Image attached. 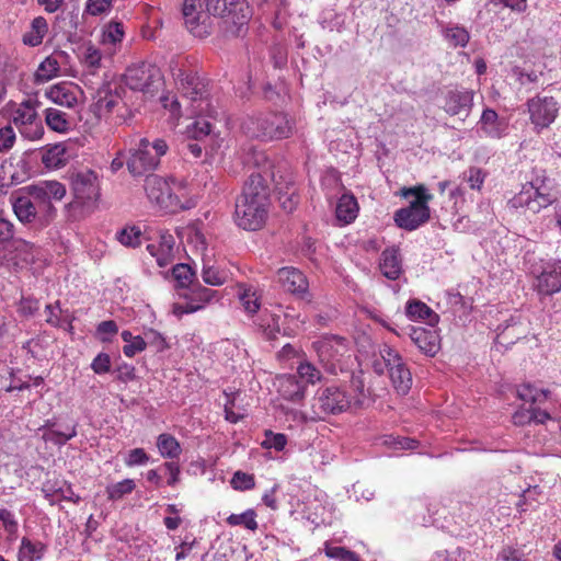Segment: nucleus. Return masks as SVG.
I'll return each mask as SVG.
<instances>
[{"label": "nucleus", "instance_id": "obj_1", "mask_svg": "<svg viewBox=\"0 0 561 561\" xmlns=\"http://www.w3.org/2000/svg\"><path fill=\"white\" fill-rule=\"evenodd\" d=\"M186 28L194 36L204 38L211 33L213 16L230 18L239 35L250 19L249 5L243 0H184L182 8Z\"/></svg>", "mask_w": 561, "mask_h": 561}, {"label": "nucleus", "instance_id": "obj_2", "mask_svg": "<svg viewBox=\"0 0 561 561\" xmlns=\"http://www.w3.org/2000/svg\"><path fill=\"white\" fill-rule=\"evenodd\" d=\"M270 195L267 179L261 173H251L236 199V224L249 231L262 228L268 214Z\"/></svg>", "mask_w": 561, "mask_h": 561}, {"label": "nucleus", "instance_id": "obj_3", "mask_svg": "<svg viewBox=\"0 0 561 561\" xmlns=\"http://www.w3.org/2000/svg\"><path fill=\"white\" fill-rule=\"evenodd\" d=\"M171 70L182 92V98L186 101V113L191 116L217 117L218 112L210 103L205 79L193 71L179 67L178 64L171 66Z\"/></svg>", "mask_w": 561, "mask_h": 561}, {"label": "nucleus", "instance_id": "obj_4", "mask_svg": "<svg viewBox=\"0 0 561 561\" xmlns=\"http://www.w3.org/2000/svg\"><path fill=\"white\" fill-rule=\"evenodd\" d=\"M242 133L250 139L267 137L270 140H284L294 136L289 118L282 113L265 117H248L241 124Z\"/></svg>", "mask_w": 561, "mask_h": 561}, {"label": "nucleus", "instance_id": "obj_5", "mask_svg": "<svg viewBox=\"0 0 561 561\" xmlns=\"http://www.w3.org/2000/svg\"><path fill=\"white\" fill-rule=\"evenodd\" d=\"M403 194L407 197L414 196V199L410 202L409 206L398 209L393 219L399 228L413 231L430 219L428 202L433 195L423 185L410 187Z\"/></svg>", "mask_w": 561, "mask_h": 561}, {"label": "nucleus", "instance_id": "obj_6", "mask_svg": "<svg viewBox=\"0 0 561 561\" xmlns=\"http://www.w3.org/2000/svg\"><path fill=\"white\" fill-rule=\"evenodd\" d=\"M144 190L151 203L171 213L188 210L197 205L196 197H190L182 203L181 199L172 193L169 182L163 176L154 173H149L145 176Z\"/></svg>", "mask_w": 561, "mask_h": 561}, {"label": "nucleus", "instance_id": "obj_7", "mask_svg": "<svg viewBox=\"0 0 561 561\" xmlns=\"http://www.w3.org/2000/svg\"><path fill=\"white\" fill-rule=\"evenodd\" d=\"M167 151V142H134L126 158L129 173L133 176L147 175L158 167L160 157Z\"/></svg>", "mask_w": 561, "mask_h": 561}, {"label": "nucleus", "instance_id": "obj_8", "mask_svg": "<svg viewBox=\"0 0 561 561\" xmlns=\"http://www.w3.org/2000/svg\"><path fill=\"white\" fill-rule=\"evenodd\" d=\"M70 188L73 201L69 206L93 207L101 197L99 175L90 169L73 172L70 175Z\"/></svg>", "mask_w": 561, "mask_h": 561}, {"label": "nucleus", "instance_id": "obj_9", "mask_svg": "<svg viewBox=\"0 0 561 561\" xmlns=\"http://www.w3.org/2000/svg\"><path fill=\"white\" fill-rule=\"evenodd\" d=\"M28 197L36 204L43 215V222L50 221L56 214L51 199L60 201L66 195V187L57 181H44L27 187Z\"/></svg>", "mask_w": 561, "mask_h": 561}, {"label": "nucleus", "instance_id": "obj_10", "mask_svg": "<svg viewBox=\"0 0 561 561\" xmlns=\"http://www.w3.org/2000/svg\"><path fill=\"white\" fill-rule=\"evenodd\" d=\"M352 405V394L340 385H329L320 388L313 403L318 413L324 415L340 414L347 411Z\"/></svg>", "mask_w": 561, "mask_h": 561}, {"label": "nucleus", "instance_id": "obj_11", "mask_svg": "<svg viewBox=\"0 0 561 561\" xmlns=\"http://www.w3.org/2000/svg\"><path fill=\"white\" fill-rule=\"evenodd\" d=\"M558 199V192L553 187V181L536 190L523 185L522 191L511 199L513 207H525L533 214L539 213Z\"/></svg>", "mask_w": 561, "mask_h": 561}, {"label": "nucleus", "instance_id": "obj_12", "mask_svg": "<svg viewBox=\"0 0 561 561\" xmlns=\"http://www.w3.org/2000/svg\"><path fill=\"white\" fill-rule=\"evenodd\" d=\"M35 160H41L46 169L58 170L78 156V148L71 142L47 144L32 152Z\"/></svg>", "mask_w": 561, "mask_h": 561}, {"label": "nucleus", "instance_id": "obj_13", "mask_svg": "<svg viewBox=\"0 0 561 561\" xmlns=\"http://www.w3.org/2000/svg\"><path fill=\"white\" fill-rule=\"evenodd\" d=\"M36 101L22 102L14 113L13 123L26 140H39L44 135L42 121L36 113Z\"/></svg>", "mask_w": 561, "mask_h": 561}, {"label": "nucleus", "instance_id": "obj_14", "mask_svg": "<svg viewBox=\"0 0 561 561\" xmlns=\"http://www.w3.org/2000/svg\"><path fill=\"white\" fill-rule=\"evenodd\" d=\"M530 122L537 130L548 128L557 118L559 103L552 96L536 95L527 101Z\"/></svg>", "mask_w": 561, "mask_h": 561}, {"label": "nucleus", "instance_id": "obj_15", "mask_svg": "<svg viewBox=\"0 0 561 561\" xmlns=\"http://www.w3.org/2000/svg\"><path fill=\"white\" fill-rule=\"evenodd\" d=\"M241 150L242 154L240 159L244 165H253L260 169L256 173L263 174L267 179V184H270L271 181L277 180L275 173L272 171V162L260 146H254L252 142H244Z\"/></svg>", "mask_w": 561, "mask_h": 561}, {"label": "nucleus", "instance_id": "obj_16", "mask_svg": "<svg viewBox=\"0 0 561 561\" xmlns=\"http://www.w3.org/2000/svg\"><path fill=\"white\" fill-rule=\"evenodd\" d=\"M443 108L453 116L465 119L471 112L473 104V92L469 90H448L444 96Z\"/></svg>", "mask_w": 561, "mask_h": 561}, {"label": "nucleus", "instance_id": "obj_17", "mask_svg": "<svg viewBox=\"0 0 561 561\" xmlns=\"http://www.w3.org/2000/svg\"><path fill=\"white\" fill-rule=\"evenodd\" d=\"M537 289L541 295H553L561 291V260L546 263L537 277Z\"/></svg>", "mask_w": 561, "mask_h": 561}, {"label": "nucleus", "instance_id": "obj_18", "mask_svg": "<svg viewBox=\"0 0 561 561\" xmlns=\"http://www.w3.org/2000/svg\"><path fill=\"white\" fill-rule=\"evenodd\" d=\"M278 282L284 290L304 298L308 291L307 277L299 270L286 266L277 272Z\"/></svg>", "mask_w": 561, "mask_h": 561}, {"label": "nucleus", "instance_id": "obj_19", "mask_svg": "<svg viewBox=\"0 0 561 561\" xmlns=\"http://www.w3.org/2000/svg\"><path fill=\"white\" fill-rule=\"evenodd\" d=\"M174 243L173 236L169 232H163L160 234L159 242L148 244L147 250L156 257L157 264L160 267H165L173 262Z\"/></svg>", "mask_w": 561, "mask_h": 561}, {"label": "nucleus", "instance_id": "obj_20", "mask_svg": "<svg viewBox=\"0 0 561 561\" xmlns=\"http://www.w3.org/2000/svg\"><path fill=\"white\" fill-rule=\"evenodd\" d=\"M412 342L422 353L434 356L439 350V336L436 331L427 330L421 327H412L410 330Z\"/></svg>", "mask_w": 561, "mask_h": 561}, {"label": "nucleus", "instance_id": "obj_21", "mask_svg": "<svg viewBox=\"0 0 561 561\" xmlns=\"http://www.w3.org/2000/svg\"><path fill=\"white\" fill-rule=\"evenodd\" d=\"M153 73L151 66L141 64L129 67L125 73V82L131 90L145 91L152 82Z\"/></svg>", "mask_w": 561, "mask_h": 561}, {"label": "nucleus", "instance_id": "obj_22", "mask_svg": "<svg viewBox=\"0 0 561 561\" xmlns=\"http://www.w3.org/2000/svg\"><path fill=\"white\" fill-rule=\"evenodd\" d=\"M379 267L382 275L388 279H398L402 273L399 250L394 248L383 250L380 256Z\"/></svg>", "mask_w": 561, "mask_h": 561}, {"label": "nucleus", "instance_id": "obj_23", "mask_svg": "<svg viewBox=\"0 0 561 561\" xmlns=\"http://www.w3.org/2000/svg\"><path fill=\"white\" fill-rule=\"evenodd\" d=\"M405 314L411 320H426L430 327H435L439 316L421 300H409L405 306Z\"/></svg>", "mask_w": 561, "mask_h": 561}, {"label": "nucleus", "instance_id": "obj_24", "mask_svg": "<svg viewBox=\"0 0 561 561\" xmlns=\"http://www.w3.org/2000/svg\"><path fill=\"white\" fill-rule=\"evenodd\" d=\"M47 551V546L39 540H32L28 537H22L18 550V561H39Z\"/></svg>", "mask_w": 561, "mask_h": 561}, {"label": "nucleus", "instance_id": "obj_25", "mask_svg": "<svg viewBox=\"0 0 561 561\" xmlns=\"http://www.w3.org/2000/svg\"><path fill=\"white\" fill-rule=\"evenodd\" d=\"M279 392L284 399L299 402L305 398L306 385L297 376H284L279 382Z\"/></svg>", "mask_w": 561, "mask_h": 561}, {"label": "nucleus", "instance_id": "obj_26", "mask_svg": "<svg viewBox=\"0 0 561 561\" xmlns=\"http://www.w3.org/2000/svg\"><path fill=\"white\" fill-rule=\"evenodd\" d=\"M45 95L60 106L72 107L77 104L75 88L64 82L50 87Z\"/></svg>", "mask_w": 561, "mask_h": 561}, {"label": "nucleus", "instance_id": "obj_27", "mask_svg": "<svg viewBox=\"0 0 561 561\" xmlns=\"http://www.w3.org/2000/svg\"><path fill=\"white\" fill-rule=\"evenodd\" d=\"M346 340L341 336H333L331 339H327L319 343L318 345V355L321 362L327 365H333L334 360H337L336 355H339L340 350H345Z\"/></svg>", "mask_w": 561, "mask_h": 561}, {"label": "nucleus", "instance_id": "obj_28", "mask_svg": "<svg viewBox=\"0 0 561 561\" xmlns=\"http://www.w3.org/2000/svg\"><path fill=\"white\" fill-rule=\"evenodd\" d=\"M388 371L397 393L401 396L407 394L412 386V376L405 364L401 362L390 367Z\"/></svg>", "mask_w": 561, "mask_h": 561}, {"label": "nucleus", "instance_id": "obj_29", "mask_svg": "<svg viewBox=\"0 0 561 561\" xmlns=\"http://www.w3.org/2000/svg\"><path fill=\"white\" fill-rule=\"evenodd\" d=\"M13 210L16 217L23 222H31L38 218L43 222V215L36 204L27 196H21L13 203Z\"/></svg>", "mask_w": 561, "mask_h": 561}, {"label": "nucleus", "instance_id": "obj_30", "mask_svg": "<svg viewBox=\"0 0 561 561\" xmlns=\"http://www.w3.org/2000/svg\"><path fill=\"white\" fill-rule=\"evenodd\" d=\"M358 213L356 198L350 194H343L336 205L335 214L339 221L351 224L355 220Z\"/></svg>", "mask_w": 561, "mask_h": 561}, {"label": "nucleus", "instance_id": "obj_31", "mask_svg": "<svg viewBox=\"0 0 561 561\" xmlns=\"http://www.w3.org/2000/svg\"><path fill=\"white\" fill-rule=\"evenodd\" d=\"M442 35L453 47H465L470 39V33L468 30L458 24L443 25Z\"/></svg>", "mask_w": 561, "mask_h": 561}, {"label": "nucleus", "instance_id": "obj_32", "mask_svg": "<svg viewBox=\"0 0 561 561\" xmlns=\"http://www.w3.org/2000/svg\"><path fill=\"white\" fill-rule=\"evenodd\" d=\"M48 31V24L45 18L37 16L31 23V30L23 35L25 45L35 47L43 43V38Z\"/></svg>", "mask_w": 561, "mask_h": 561}, {"label": "nucleus", "instance_id": "obj_33", "mask_svg": "<svg viewBox=\"0 0 561 561\" xmlns=\"http://www.w3.org/2000/svg\"><path fill=\"white\" fill-rule=\"evenodd\" d=\"M188 290L190 295H185V297L188 298L195 305H202V309L206 304H209L213 300L218 301L220 299V294L218 290L204 287L198 283H194L188 288Z\"/></svg>", "mask_w": 561, "mask_h": 561}, {"label": "nucleus", "instance_id": "obj_34", "mask_svg": "<svg viewBox=\"0 0 561 561\" xmlns=\"http://www.w3.org/2000/svg\"><path fill=\"white\" fill-rule=\"evenodd\" d=\"M157 447L159 453L164 458L174 459L178 458L182 448L179 440L170 434H160L157 438Z\"/></svg>", "mask_w": 561, "mask_h": 561}, {"label": "nucleus", "instance_id": "obj_35", "mask_svg": "<svg viewBox=\"0 0 561 561\" xmlns=\"http://www.w3.org/2000/svg\"><path fill=\"white\" fill-rule=\"evenodd\" d=\"M213 135V125L205 118H197L185 126L187 140H203Z\"/></svg>", "mask_w": 561, "mask_h": 561}, {"label": "nucleus", "instance_id": "obj_36", "mask_svg": "<svg viewBox=\"0 0 561 561\" xmlns=\"http://www.w3.org/2000/svg\"><path fill=\"white\" fill-rule=\"evenodd\" d=\"M59 69V62L54 56L46 57L35 72V82L44 83L51 80L57 77Z\"/></svg>", "mask_w": 561, "mask_h": 561}, {"label": "nucleus", "instance_id": "obj_37", "mask_svg": "<svg viewBox=\"0 0 561 561\" xmlns=\"http://www.w3.org/2000/svg\"><path fill=\"white\" fill-rule=\"evenodd\" d=\"M172 276L178 287L190 288L194 284L195 272L188 264L180 263L172 267Z\"/></svg>", "mask_w": 561, "mask_h": 561}, {"label": "nucleus", "instance_id": "obj_38", "mask_svg": "<svg viewBox=\"0 0 561 561\" xmlns=\"http://www.w3.org/2000/svg\"><path fill=\"white\" fill-rule=\"evenodd\" d=\"M135 488L136 484L133 479H124L119 482L107 485L105 491L110 501H118L125 495L130 494Z\"/></svg>", "mask_w": 561, "mask_h": 561}, {"label": "nucleus", "instance_id": "obj_39", "mask_svg": "<svg viewBox=\"0 0 561 561\" xmlns=\"http://www.w3.org/2000/svg\"><path fill=\"white\" fill-rule=\"evenodd\" d=\"M481 128L485 130L491 138L502 137L499 128V115L494 110L486 108L483 111L480 119Z\"/></svg>", "mask_w": 561, "mask_h": 561}, {"label": "nucleus", "instance_id": "obj_40", "mask_svg": "<svg viewBox=\"0 0 561 561\" xmlns=\"http://www.w3.org/2000/svg\"><path fill=\"white\" fill-rule=\"evenodd\" d=\"M275 187L278 191L279 194V201L282 203L283 208L290 213L296 204L298 203V197L296 196L295 188L290 190L289 185H293L291 182L286 183L285 186H283L282 182L279 180H275Z\"/></svg>", "mask_w": 561, "mask_h": 561}, {"label": "nucleus", "instance_id": "obj_41", "mask_svg": "<svg viewBox=\"0 0 561 561\" xmlns=\"http://www.w3.org/2000/svg\"><path fill=\"white\" fill-rule=\"evenodd\" d=\"M351 387L353 391L355 392L354 396H352V401L354 407H363L365 403V400L369 396V391L365 389V382L363 378V373L353 374L351 378Z\"/></svg>", "mask_w": 561, "mask_h": 561}, {"label": "nucleus", "instance_id": "obj_42", "mask_svg": "<svg viewBox=\"0 0 561 561\" xmlns=\"http://www.w3.org/2000/svg\"><path fill=\"white\" fill-rule=\"evenodd\" d=\"M142 233L136 226L125 227L116 233V239L125 247L137 248L141 244Z\"/></svg>", "mask_w": 561, "mask_h": 561}, {"label": "nucleus", "instance_id": "obj_43", "mask_svg": "<svg viewBox=\"0 0 561 561\" xmlns=\"http://www.w3.org/2000/svg\"><path fill=\"white\" fill-rule=\"evenodd\" d=\"M255 517H256L255 512L250 508L241 514H231L227 518V523L230 526H243L247 529L254 531L257 529V522H256Z\"/></svg>", "mask_w": 561, "mask_h": 561}, {"label": "nucleus", "instance_id": "obj_44", "mask_svg": "<svg viewBox=\"0 0 561 561\" xmlns=\"http://www.w3.org/2000/svg\"><path fill=\"white\" fill-rule=\"evenodd\" d=\"M46 124L49 128L58 133H66L69 129V122L66 119V114L56 108H48L46 111Z\"/></svg>", "mask_w": 561, "mask_h": 561}, {"label": "nucleus", "instance_id": "obj_45", "mask_svg": "<svg viewBox=\"0 0 561 561\" xmlns=\"http://www.w3.org/2000/svg\"><path fill=\"white\" fill-rule=\"evenodd\" d=\"M124 34V24L121 21L113 20L103 28V43L113 45L121 43Z\"/></svg>", "mask_w": 561, "mask_h": 561}, {"label": "nucleus", "instance_id": "obj_46", "mask_svg": "<svg viewBox=\"0 0 561 561\" xmlns=\"http://www.w3.org/2000/svg\"><path fill=\"white\" fill-rule=\"evenodd\" d=\"M202 278L207 285L221 286L227 282L228 274L218 267L204 265L202 271Z\"/></svg>", "mask_w": 561, "mask_h": 561}, {"label": "nucleus", "instance_id": "obj_47", "mask_svg": "<svg viewBox=\"0 0 561 561\" xmlns=\"http://www.w3.org/2000/svg\"><path fill=\"white\" fill-rule=\"evenodd\" d=\"M298 379L301 380L305 385L314 383L320 380L321 371L314 367L311 363H301L297 369Z\"/></svg>", "mask_w": 561, "mask_h": 561}, {"label": "nucleus", "instance_id": "obj_48", "mask_svg": "<svg viewBox=\"0 0 561 561\" xmlns=\"http://www.w3.org/2000/svg\"><path fill=\"white\" fill-rule=\"evenodd\" d=\"M144 339L145 342H147V346L153 347L158 353L169 348V344L167 343L165 337L153 329L145 331Z\"/></svg>", "mask_w": 561, "mask_h": 561}, {"label": "nucleus", "instance_id": "obj_49", "mask_svg": "<svg viewBox=\"0 0 561 561\" xmlns=\"http://www.w3.org/2000/svg\"><path fill=\"white\" fill-rule=\"evenodd\" d=\"M231 485L234 490L239 491L251 490L255 485L254 476L243 471H236L231 479Z\"/></svg>", "mask_w": 561, "mask_h": 561}, {"label": "nucleus", "instance_id": "obj_50", "mask_svg": "<svg viewBox=\"0 0 561 561\" xmlns=\"http://www.w3.org/2000/svg\"><path fill=\"white\" fill-rule=\"evenodd\" d=\"M75 436H77V430H76V426H72L71 428H69L68 432H59V431H55V430H49L48 432H46L43 435V438L46 442H53L55 445L61 446V445L66 444L68 440H70L71 438H73Z\"/></svg>", "mask_w": 561, "mask_h": 561}, {"label": "nucleus", "instance_id": "obj_51", "mask_svg": "<svg viewBox=\"0 0 561 561\" xmlns=\"http://www.w3.org/2000/svg\"><path fill=\"white\" fill-rule=\"evenodd\" d=\"M324 551L327 557L331 559H337L340 561H359L355 552L344 547L325 545Z\"/></svg>", "mask_w": 561, "mask_h": 561}, {"label": "nucleus", "instance_id": "obj_52", "mask_svg": "<svg viewBox=\"0 0 561 561\" xmlns=\"http://www.w3.org/2000/svg\"><path fill=\"white\" fill-rule=\"evenodd\" d=\"M286 444V435L282 433H273L272 431H266L265 439L262 443V446L266 449L274 448L275 450L280 451L285 448Z\"/></svg>", "mask_w": 561, "mask_h": 561}, {"label": "nucleus", "instance_id": "obj_53", "mask_svg": "<svg viewBox=\"0 0 561 561\" xmlns=\"http://www.w3.org/2000/svg\"><path fill=\"white\" fill-rule=\"evenodd\" d=\"M160 102L162 106L170 112V116L172 119H179L181 117L182 105L173 94L167 93L161 95Z\"/></svg>", "mask_w": 561, "mask_h": 561}, {"label": "nucleus", "instance_id": "obj_54", "mask_svg": "<svg viewBox=\"0 0 561 561\" xmlns=\"http://www.w3.org/2000/svg\"><path fill=\"white\" fill-rule=\"evenodd\" d=\"M41 491L48 503L50 505H55L57 503L55 496L60 495V493L64 492V488L59 484L58 481L47 480L43 482Z\"/></svg>", "mask_w": 561, "mask_h": 561}, {"label": "nucleus", "instance_id": "obj_55", "mask_svg": "<svg viewBox=\"0 0 561 561\" xmlns=\"http://www.w3.org/2000/svg\"><path fill=\"white\" fill-rule=\"evenodd\" d=\"M239 298L247 312L255 313L260 309L259 298L251 289H243V291L239 294Z\"/></svg>", "mask_w": 561, "mask_h": 561}, {"label": "nucleus", "instance_id": "obj_56", "mask_svg": "<svg viewBox=\"0 0 561 561\" xmlns=\"http://www.w3.org/2000/svg\"><path fill=\"white\" fill-rule=\"evenodd\" d=\"M379 354H380V359L383 362V364L388 370L390 369V367H393L397 364L403 362L400 354L396 350H393L392 347H390L388 345H383L380 348Z\"/></svg>", "mask_w": 561, "mask_h": 561}, {"label": "nucleus", "instance_id": "obj_57", "mask_svg": "<svg viewBox=\"0 0 561 561\" xmlns=\"http://www.w3.org/2000/svg\"><path fill=\"white\" fill-rule=\"evenodd\" d=\"M485 174L481 169L472 167L463 173V179L472 190H480L484 182Z\"/></svg>", "mask_w": 561, "mask_h": 561}, {"label": "nucleus", "instance_id": "obj_58", "mask_svg": "<svg viewBox=\"0 0 561 561\" xmlns=\"http://www.w3.org/2000/svg\"><path fill=\"white\" fill-rule=\"evenodd\" d=\"M91 368L96 375H103L111 370V357L106 353H99L91 363Z\"/></svg>", "mask_w": 561, "mask_h": 561}, {"label": "nucleus", "instance_id": "obj_59", "mask_svg": "<svg viewBox=\"0 0 561 561\" xmlns=\"http://www.w3.org/2000/svg\"><path fill=\"white\" fill-rule=\"evenodd\" d=\"M517 397L523 401L531 403L541 402L538 389L530 383L519 386L517 389Z\"/></svg>", "mask_w": 561, "mask_h": 561}, {"label": "nucleus", "instance_id": "obj_60", "mask_svg": "<svg viewBox=\"0 0 561 561\" xmlns=\"http://www.w3.org/2000/svg\"><path fill=\"white\" fill-rule=\"evenodd\" d=\"M101 59H102V54L98 48H95L93 46H88L85 48V51L83 54V61H84V65L88 68H90L92 71L100 67Z\"/></svg>", "mask_w": 561, "mask_h": 561}, {"label": "nucleus", "instance_id": "obj_61", "mask_svg": "<svg viewBox=\"0 0 561 561\" xmlns=\"http://www.w3.org/2000/svg\"><path fill=\"white\" fill-rule=\"evenodd\" d=\"M146 347L147 342H145L144 336L137 335L131 342L123 346V353L127 357H134L137 353L145 351Z\"/></svg>", "mask_w": 561, "mask_h": 561}, {"label": "nucleus", "instance_id": "obj_62", "mask_svg": "<svg viewBox=\"0 0 561 561\" xmlns=\"http://www.w3.org/2000/svg\"><path fill=\"white\" fill-rule=\"evenodd\" d=\"M39 309V301L32 297H22L19 305V312L24 317L34 316Z\"/></svg>", "mask_w": 561, "mask_h": 561}, {"label": "nucleus", "instance_id": "obj_63", "mask_svg": "<svg viewBox=\"0 0 561 561\" xmlns=\"http://www.w3.org/2000/svg\"><path fill=\"white\" fill-rule=\"evenodd\" d=\"M149 460V457L145 449L142 448H135L131 449L127 457L125 458V465L127 467H135L146 463Z\"/></svg>", "mask_w": 561, "mask_h": 561}, {"label": "nucleus", "instance_id": "obj_64", "mask_svg": "<svg viewBox=\"0 0 561 561\" xmlns=\"http://www.w3.org/2000/svg\"><path fill=\"white\" fill-rule=\"evenodd\" d=\"M501 561H528L525 554L513 547H504L499 554Z\"/></svg>", "mask_w": 561, "mask_h": 561}]
</instances>
